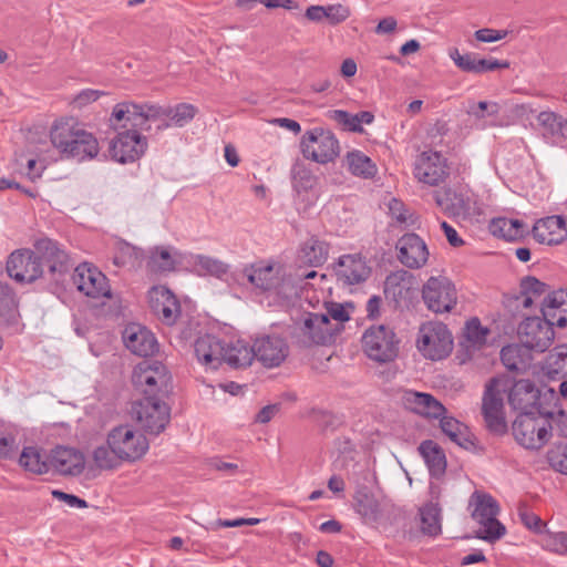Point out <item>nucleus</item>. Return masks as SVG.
Wrapping results in <instances>:
<instances>
[{"label":"nucleus","mask_w":567,"mask_h":567,"mask_svg":"<svg viewBox=\"0 0 567 567\" xmlns=\"http://www.w3.org/2000/svg\"><path fill=\"white\" fill-rule=\"evenodd\" d=\"M92 458L95 466L103 471L115 470L124 463L115 449L110 446L107 442L93 450Z\"/></svg>","instance_id":"de8ad7c7"},{"label":"nucleus","mask_w":567,"mask_h":567,"mask_svg":"<svg viewBox=\"0 0 567 567\" xmlns=\"http://www.w3.org/2000/svg\"><path fill=\"white\" fill-rule=\"evenodd\" d=\"M416 348L421 354L432 361L449 357L453 349V338L447 326L440 321H429L419 328Z\"/></svg>","instance_id":"0eeeda50"},{"label":"nucleus","mask_w":567,"mask_h":567,"mask_svg":"<svg viewBox=\"0 0 567 567\" xmlns=\"http://www.w3.org/2000/svg\"><path fill=\"white\" fill-rule=\"evenodd\" d=\"M435 204L450 216H464L470 212L468 198L452 189L434 192Z\"/></svg>","instance_id":"4c0bfd02"},{"label":"nucleus","mask_w":567,"mask_h":567,"mask_svg":"<svg viewBox=\"0 0 567 567\" xmlns=\"http://www.w3.org/2000/svg\"><path fill=\"white\" fill-rule=\"evenodd\" d=\"M329 256V244L319 238L311 237L302 247V258L312 267L323 265Z\"/></svg>","instance_id":"49530a36"},{"label":"nucleus","mask_w":567,"mask_h":567,"mask_svg":"<svg viewBox=\"0 0 567 567\" xmlns=\"http://www.w3.org/2000/svg\"><path fill=\"white\" fill-rule=\"evenodd\" d=\"M301 152L307 159L319 164L333 162L340 154V145L336 135L322 127L307 131L300 142Z\"/></svg>","instance_id":"1a4fd4ad"},{"label":"nucleus","mask_w":567,"mask_h":567,"mask_svg":"<svg viewBox=\"0 0 567 567\" xmlns=\"http://www.w3.org/2000/svg\"><path fill=\"white\" fill-rule=\"evenodd\" d=\"M223 362L235 369L249 367L255 359V344L244 339L224 341Z\"/></svg>","instance_id":"2f4dec72"},{"label":"nucleus","mask_w":567,"mask_h":567,"mask_svg":"<svg viewBox=\"0 0 567 567\" xmlns=\"http://www.w3.org/2000/svg\"><path fill=\"white\" fill-rule=\"evenodd\" d=\"M150 307L153 313L165 324H174L181 316V305L176 296L164 286L153 287L148 291Z\"/></svg>","instance_id":"5701e85b"},{"label":"nucleus","mask_w":567,"mask_h":567,"mask_svg":"<svg viewBox=\"0 0 567 567\" xmlns=\"http://www.w3.org/2000/svg\"><path fill=\"white\" fill-rule=\"evenodd\" d=\"M482 412L489 431L499 433L506 430L503 398L492 385L484 392Z\"/></svg>","instance_id":"7c9ffc66"},{"label":"nucleus","mask_w":567,"mask_h":567,"mask_svg":"<svg viewBox=\"0 0 567 567\" xmlns=\"http://www.w3.org/2000/svg\"><path fill=\"white\" fill-rule=\"evenodd\" d=\"M224 341L214 334L199 336L194 342V353L206 369L216 370L223 363Z\"/></svg>","instance_id":"c756f323"},{"label":"nucleus","mask_w":567,"mask_h":567,"mask_svg":"<svg viewBox=\"0 0 567 567\" xmlns=\"http://www.w3.org/2000/svg\"><path fill=\"white\" fill-rule=\"evenodd\" d=\"M50 138L53 146L64 157L78 162L91 161L100 152L97 138L72 118L55 121L50 132Z\"/></svg>","instance_id":"f03ea898"},{"label":"nucleus","mask_w":567,"mask_h":567,"mask_svg":"<svg viewBox=\"0 0 567 567\" xmlns=\"http://www.w3.org/2000/svg\"><path fill=\"white\" fill-rule=\"evenodd\" d=\"M470 505L474 507L472 517L480 525L476 532V538L495 542L505 535L506 528L497 519L499 506L492 495L474 492Z\"/></svg>","instance_id":"20e7f679"},{"label":"nucleus","mask_w":567,"mask_h":567,"mask_svg":"<svg viewBox=\"0 0 567 567\" xmlns=\"http://www.w3.org/2000/svg\"><path fill=\"white\" fill-rule=\"evenodd\" d=\"M8 276L18 284H31L42 277L41 262L33 249L20 248L12 251L6 262Z\"/></svg>","instance_id":"dca6fc26"},{"label":"nucleus","mask_w":567,"mask_h":567,"mask_svg":"<svg viewBox=\"0 0 567 567\" xmlns=\"http://www.w3.org/2000/svg\"><path fill=\"white\" fill-rule=\"evenodd\" d=\"M440 427L442 432L460 447L473 451L476 447L475 436L470 427L452 416L440 417Z\"/></svg>","instance_id":"72a5a7b5"},{"label":"nucleus","mask_w":567,"mask_h":567,"mask_svg":"<svg viewBox=\"0 0 567 567\" xmlns=\"http://www.w3.org/2000/svg\"><path fill=\"white\" fill-rule=\"evenodd\" d=\"M533 238L542 245H560L567 239V221L560 215L537 219L532 228Z\"/></svg>","instance_id":"393cba45"},{"label":"nucleus","mask_w":567,"mask_h":567,"mask_svg":"<svg viewBox=\"0 0 567 567\" xmlns=\"http://www.w3.org/2000/svg\"><path fill=\"white\" fill-rule=\"evenodd\" d=\"M489 231L493 236L515 241L528 234V227L516 218L496 217L491 220Z\"/></svg>","instance_id":"e433bc0d"},{"label":"nucleus","mask_w":567,"mask_h":567,"mask_svg":"<svg viewBox=\"0 0 567 567\" xmlns=\"http://www.w3.org/2000/svg\"><path fill=\"white\" fill-rule=\"evenodd\" d=\"M85 467V457L74 447L55 446L50 452V470L60 475L78 476Z\"/></svg>","instance_id":"bb28decb"},{"label":"nucleus","mask_w":567,"mask_h":567,"mask_svg":"<svg viewBox=\"0 0 567 567\" xmlns=\"http://www.w3.org/2000/svg\"><path fill=\"white\" fill-rule=\"evenodd\" d=\"M332 272L342 286H354L364 282L370 277L371 268L360 254H347L333 262Z\"/></svg>","instance_id":"6ab92c4d"},{"label":"nucleus","mask_w":567,"mask_h":567,"mask_svg":"<svg viewBox=\"0 0 567 567\" xmlns=\"http://www.w3.org/2000/svg\"><path fill=\"white\" fill-rule=\"evenodd\" d=\"M362 348L367 357L378 363H389L399 355L400 339L391 327L371 326L362 336Z\"/></svg>","instance_id":"423d86ee"},{"label":"nucleus","mask_w":567,"mask_h":567,"mask_svg":"<svg viewBox=\"0 0 567 567\" xmlns=\"http://www.w3.org/2000/svg\"><path fill=\"white\" fill-rule=\"evenodd\" d=\"M547 290V285L538 280L536 277L527 276L520 281V293L532 295L539 298Z\"/></svg>","instance_id":"13d9d810"},{"label":"nucleus","mask_w":567,"mask_h":567,"mask_svg":"<svg viewBox=\"0 0 567 567\" xmlns=\"http://www.w3.org/2000/svg\"><path fill=\"white\" fill-rule=\"evenodd\" d=\"M548 461L555 471L567 475V444L551 450L548 453Z\"/></svg>","instance_id":"6e6d98bb"},{"label":"nucleus","mask_w":567,"mask_h":567,"mask_svg":"<svg viewBox=\"0 0 567 567\" xmlns=\"http://www.w3.org/2000/svg\"><path fill=\"white\" fill-rule=\"evenodd\" d=\"M163 114L164 110L161 106L152 104L117 103L111 113L110 124L114 130L124 128V131L111 142L112 158L121 164L140 159L147 148V140L141 132L150 130V121Z\"/></svg>","instance_id":"f257e3e1"},{"label":"nucleus","mask_w":567,"mask_h":567,"mask_svg":"<svg viewBox=\"0 0 567 567\" xmlns=\"http://www.w3.org/2000/svg\"><path fill=\"white\" fill-rule=\"evenodd\" d=\"M449 56L460 70L463 72L473 73L476 54H461L456 48H452L449 50Z\"/></svg>","instance_id":"5fc2aeb1"},{"label":"nucleus","mask_w":567,"mask_h":567,"mask_svg":"<svg viewBox=\"0 0 567 567\" xmlns=\"http://www.w3.org/2000/svg\"><path fill=\"white\" fill-rule=\"evenodd\" d=\"M550 421L538 413H519L512 425L515 440L528 450L542 449L550 439Z\"/></svg>","instance_id":"6e6552de"},{"label":"nucleus","mask_w":567,"mask_h":567,"mask_svg":"<svg viewBox=\"0 0 567 567\" xmlns=\"http://www.w3.org/2000/svg\"><path fill=\"white\" fill-rule=\"evenodd\" d=\"M132 413L151 435L162 433L169 422V409L158 398H143L133 405Z\"/></svg>","instance_id":"ddd939ff"},{"label":"nucleus","mask_w":567,"mask_h":567,"mask_svg":"<svg viewBox=\"0 0 567 567\" xmlns=\"http://www.w3.org/2000/svg\"><path fill=\"white\" fill-rule=\"evenodd\" d=\"M537 131L543 140L553 146L564 147L567 143V118L553 111H542L536 118Z\"/></svg>","instance_id":"a878e982"},{"label":"nucleus","mask_w":567,"mask_h":567,"mask_svg":"<svg viewBox=\"0 0 567 567\" xmlns=\"http://www.w3.org/2000/svg\"><path fill=\"white\" fill-rule=\"evenodd\" d=\"M72 280L76 289L92 299L111 298V287L106 276L95 266L82 262L74 269Z\"/></svg>","instance_id":"f3484780"},{"label":"nucleus","mask_w":567,"mask_h":567,"mask_svg":"<svg viewBox=\"0 0 567 567\" xmlns=\"http://www.w3.org/2000/svg\"><path fill=\"white\" fill-rule=\"evenodd\" d=\"M346 163L349 172L361 178H372L377 174L378 169L372 159L363 152L353 150L348 152L346 156Z\"/></svg>","instance_id":"37998d69"},{"label":"nucleus","mask_w":567,"mask_h":567,"mask_svg":"<svg viewBox=\"0 0 567 567\" xmlns=\"http://www.w3.org/2000/svg\"><path fill=\"white\" fill-rule=\"evenodd\" d=\"M146 266L152 272L162 274L172 271L175 268V261L166 248L156 247L151 251Z\"/></svg>","instance_id":"8fccbe9b"},{"label":"nucleus","mask_w":567,"mask_h":567,"mask_svg":"<svg viewBox=\"0 0 567 567\" xmlns=\"http://www.w3.org/2000/svg\"><path fill=\"white\" fill-rule=\"evenodd\" d=\"M550 422L548 431H556L559 436L567 437V412L558 411L555 412V401H553V416H544Z\"/></svg>","instance_id":"e2e57ef3"},{"label":"nucleus","mask_w":567,"mask_h":567,"mask_svg":"<svg viewBox=\"0 0 567 567\" xmlns=\"http://www.w3.org/2000/svg\"><path fill=\"white\" fill-rule=\"evenodd\" d=\"M517 334L526 349L538 352L546 351L555 338L553 322L545 317H527L519 323Z\"/></svg>","instance_id":"4468645a"},{"label":"nucleus","mask_w":567,"mask_h":567,"mask_svg":"<svg viewBox=\"0 0 567 567\" xmlns=\"http://www.w3.org/2000/svg\"><path fill=\"white\" fill-rule=\"evenodd\" d=\"M556 393L551 389L542 392L530 380H518L509 390L508 403L519 413H538L540 416H553V401Z\"/></svg>","instance_id":"7ed1b4c3"},{"label":"nucleus","mask_w":567,"mask_h":567,"mask_svg":"<svg viewBox=\"0 0 567 567\" xmlns=\"http://www.w3.org/2000/svg\"><path fill=\"white\" fill-rule=\"evenodd\" d=\"M354 511L361 517L364 524L375 525L382 517L380 502L373 493L367 488H360L354 494Z\"/></svg>","instance_id":"f704fd0d"},{"label":"nucleus","mask_w":567,"mask_h":567,"mask_svg":"<svg viewBox=\"0 0 567 567\" xmlns=\"http://www.w3.org/2000/svg\"><path fill=\"white\" fill-rule=\"evenodd\" d=\"M255 359L266 368L279 367L289 354V346L280 336L266 334L255 341Z\"/></svg>","instance_id":"4be33fe9"},{"label":"nucleus","mask_w":567,"mask_h":567,"mask_svg":"<svg viewBox=\"0 0 567 567\" xmlns=\"http://www.w3.org/2000/svg\"><path fill=\"white\" fill-rule=\"evenodd\" d=\"M327 312H323L322 315H328L329 320H336L337 324L334 327H338L339 324H342L343 322L348 321L350 319V315L344 308L343 305L338 302H330L327 303Z\"/></svg>","instance_id":"338daca9"},{"label":"nucleus","mask_w":567,"mask_h":567,"mask_svg":"<svg viewBox=\"0 0 567 567\" xmlns=\"http://www.w3.org/2000/svg\"><path fill=\"white\" fill-rule=\"evenodd\" d=\"M413 175L422 184L439 186L450 175L447 158L437 151H424L414 162Z\"/></svg>","instance_id":"2eb2a0df"},{"label":"nucleus","mask_w":567,"mask_h":567,"mask_svg":"<svg viewBox=\"0 0 567 567\" xmlns=\"http://www.w3.org/2000/svg\"><path fill=\"white\" fill-rule=\"evenodd\" d=\"M125 347L134 354L150 357L158 351V342L154 333L141 324H130L123 332Z\"/></svg>","instance_id":"cd10ccee"},{"label":"nucleus","mask_w":567,"mask_h":567,"mask_svg":"<svg viewBox=\"0 0 567 567\" xmlns=\"http://www.w3.org/2000/svg\"><path fill=\"white\" fill-rule=\"evenodd\" d=\"M319 178L307 164L296 162L291 167V184L296 202L303 204V208L313 206L319 198Z\"/></svg>","instance_id":"a211bd4d"},{"label":"nucleus","mask_w":567,"mask_h":567,"mask_svg":"<svg viewBox=\"0 0 567 567\" xmlns=\"http://www.w3.org/2000/svg\"><path fill=\"white\" fill-rule=\"evenodd\" d=\"M412 286L413 276L405 270H400L386 277L384 281V292L399 302L410 296Z\"/></svg>","instance_id":"58836bf2"},{"label":"nucleus","mask_w":567,"mask_h":567,"mask_svg":"<svg viewBox=\"0 0 567 567\" xmlns=\"http://www.w3.org/2000/svg\"><path fill=\"white\" fill-rule=\"evenodd\" d=\"M509 65H511L509 62L506 61V60L499 61V60L494 59V58L478 59L476 56L473 73L474 74H482V73H485V72L495 71L497 69H508Z\"/></svg>","instance_id":"680f3d73"},{"label":"nucleus","mask_w":567,"mask_h":567,"mask_svg":"<svg viewBox=\"0 0 567 567\" xmlns=\"http://www.w3.org/2000/svg\"><path fill=\"white\" fill-rule=\"evenodd\" d=\"M196 107L189 103H179L169 111V120L173 125L183 127L196 115Z\"/></svg>","instance_id":"603ef678"},{"label":"nucleus","mask_w":567,"mask_h":567,"mask_svg":"<svg viewBox=\"0 0 567 567\" xmlns=\"http://www.w3.org/2000/svg\"><path fill=\"white\" fill-rule=\"evenodd\" d=\"M33 251L41 262V268L48 267L50 275L55 279L69 271L70 257L61 245L50 238H40L33 245Z\"/></svg>","instance_id":"aec40b11"},{"label":"nucleus","mask_w":567,"mask_h":567,"mask_svg":"<svg viewBox=\"0 0 567 567\" xmlns=\"http://www.w3.org/2000/svg\"><path fill=\"white\" fill-rule=\"evenodd\" d=\"M296 331L299 341L303 346L327 344L333 340L339 331V327L329 320L328 315L317 312H307L302 319L296 323Z\"/></svg>","instance_id":"9b49d317"},{"label":"nucleus","mask_w":567,"mask_h":567,"mask_svg":"<svg viewBox=\"0 0 567 567\" xmlns=\"http://www.w3.org/2000/svg\"><path fill=\"white\" fill-rule=\"evenodd\" d=\"M527 350L520 344H507L501 350V360L507 370L523 371L529 365V355Z\"/></svg>","instance_id":"c03bdc74"},{"label":"nucleus","mask_w":567,"mask_h":567,"mask_svg":"<svg viewBox=\"0 0 567 567\" xmlns=\"http://www.w3.org/2000/svg\"><path fill=\"white\" fill-rule=\"evenodd\" d=\"M19 317V300L14 290L8 284H0V320L6 326H12Z\"/></svg>","instance_id":"a19ab883"},{"label":"nucleus","mask_w":567,"mask_h":567,"mask_svg":"<svg viewBox=\"0 0 567 567\" xmlns=\"http://www.w3.org/2000/svg\"><path fill=\"white\" fill-rule=\"evenodd\" d=\"M546 547L560 555H567V533L559 532L549 534L546 538Z\"/></svg>","instance_id":"0e129e2a"},{"label":"nucleus","mask_w":567,"mask_h":567,"mask_svg":"<svg viewBox=\"0 0 567 567\" xmlns=\"http://www.w3.org/2000/svg\"><path fill=\"white\" fill-rule=\"evenodd\" d=\"M395 248L399 251L400 262L410 269L422 268L429 259L425 241L414 233H408L400 237Z\"/></svg>","instance_id":"b1692460"},{"label":"nucleus","mask_w":567,"mask_h":567,"mask_svg":"<svg viewBox=\"0 0 567 567\" xmlns=\"http://www.w3.org/2000/svg\"><path fill=\"white\" fill-rule=\"evenodd\" d=\"M417 451L425 462L431 477L440 478L445 474L447 462L443 449L432 440L421 442Z\"/></svg>","instance_id":"c9c22d12"},{"label":"nucleus","mask_w":567,"mask_h":567,"mask_svg":"<svg viewBox=\"0 0 567 567\" xmlns=\"http://www.w3.org/2000/svg\"><path fill=\"white\" fill-rule=\"evenodd\" d=\"M489 333L488 328L482 326L478 318L474 317L466 321L464 336L473 347H482Z\"/></svg>","instance_id":"3c124183"},{"label":"nucleus","mask_w":567,"mask_h":567,"mask_svg":"<svg viewBox=\"0 0 567 567\" xmlns=\"http://www.w3.org/2000/svg\"><path fill=\"white\" fill-rule=\"evenodd\" d=\"M421 529L429 536L441 534V509L436 504L429 503L420 509Z\"/></svg>","instance_id":"09e8293b"},{"label":"nucleus","mask_w":567,"mask_h":567,"mask_svg":"<svg viewBox=\"0 0 567 567\" xmlns=\"http://www.w3.org/2000/svg\"><path fill=\"white\" fill-rule=\"evenodd\" d=\"M132 382L144 398L162 399L172 390V375L158 361L140 362L133 370Z\"/></svg>","instance_id":"39448f33"},{"label":"nucleus","mask_w":567,"mask_h":567,"mask_svg":"<svg viewBox=\"0 0 567 567\" xmlns=\"http://www.w3.org/2000/svg\"><path fill=\"white\" fill-rule=\"evenodd\" d=\"M474 35L480 42L492 43L504 39L507 35V31L483 28L475 31Z\"/></svg>","instance_id":"774afa93"},{"label":"nucleus","mask_w":567,"mask_h":567,"mask_svg":"<svg viewBox=\"0 0 567 567\" xmlns=\"http://www.w3.org/2000/svg\"><path fill=\"white\" fill-rule=\"evenodd\" d=\"M241 276L255 288L262 292L280 293V286L282 285V277L279 267L271 264L258 261L245 266L241 270Z\"/></svg>","instance_id":"412c9836"},{"label":"nucleus","mask_w":567,"mask_h":567,"mask_svg":"<svg viewBox=\"0 0 567 567\" xmlns=\"http://www.w3.org/2000/svg\"><path fill=\"white\" fill-rule=\"evenodd\" d=\"M107 444L115 449L124 462L133 463L144 456L148 442L144 434L131 424H121L107 433Z\"/></svg>","instance_id":"9d476101"},{"label":"nucleus","mask_w":567,"mask_h":567,"mask_svg":"<svg viewBox=\"0 0 567 567\" xmlns=\"http://www.w3.org/2000/svg\"><path fill=\"white\" fill-rule=\"evenodd\" d=\"M193 266L197 276H213L218 279H223L230 268L228 264L220 259L206 255H195L193 257Z\"/></svg>","instance_id":"79ce46f5"},{"label":"nucleus","mask_w":567,"mask_h":567,"mask_svg":"<svg viewBox=\"0 0 567 567\" xmlns=\"http://www.w3.org/2000/svg\"><path fill=\"white\" fill-rule=\"evenodd\" d=\"M499 113V105L496 102L480 101L476 107H473L471 114L476 118H492L491 123H494L495 118Z\"/></svg>","instance_id":"bf43d9fd"},{"label":"nucleus","mask_w":567,"mask_h":567,"mask_svg":"<svg viewBox=\"0 0 567 567\" xmlns=\"http://www.w3.org/2000/svg\"><path fill=\"white\" fill-rule=\"evenodd\" d=\"M422 298L429 310L445 313L456 306L457 291L449 278L432 276L423 285Z\"/></svg>","instance_id":"f8f14e48"},{"label":"nucleus","mask_w":567,"mask_h":567,"mask_svg":"<svg viewBox=\"0 0 567 567\" xmlns=\"http://www.w3.org/2000/svg\"><path fill=\"white\" fill-rule=\"evenodd\" d=\"M402 402L408 410L426 419H440L446 411L430 393L408 390L403 393Z\"/></svg>","instance_id":"c85d7f7f"},{"label":"nucleus","mask_w":567,"mask_h":567,"mask_svg":"<svg viewBox=\"0 0 567 567\" xmlns=\"http://www.w3.org/2000/svg\"><path fill=\"white\" fill-rule=\"evenodd\" d=\"M19 464L33 474H45L50 471V457L47 460L42 452L34 446H25L19 458Z\"/></svg>","instance_id":"a18cd8bd"},{"label":"nucleus","mask_w":567,"mask_h":567,"mask_svg":"<svg viewBox=\"0 0 567 567\" xmlns=\"http://www.w3.org/2000/svg\"><path fill=\"white\" fill-rule=\"evenodd\" d=\"M542 311L544 317L559 328L567 327V289H558L548 293Z\"/></svg>","instance_id":"473e14b6"},{"label":"nucleus","mask_w":567,"mask_h":567,"mask_svg":"<svg viewBox=\"0 0 567 567\" xmlns=\"http://www.w3.org/2000/svg\"><path fill=\"white\" fill-rule=\"evenodd\" d=\"M542 370L549 379L567 377V344L556 346L546 357Z\"/></svg>","instance_id":"ea45409f"},{"label":"nucleus","mask_w":567,"mask_h":567,"mask_svg":"<svg viewBox=\"0 0 567 567\" xmlns=\"http://www.w3.org/2000/svg\"><path fill=\"white\" fill-rule=\"evenodd\" d=\"M324 20L330 25H338L347 21L351 17V9L343 3H333L324 6Z\"/></svg>","instance_id":"864d4df0"},{"label":"nucleus","mask_w":567,"mask_h":567,"mask_svg":"<svg viewBox=\"0 0 567 567\" xmlns=\"http://www.w3.org/2000/svg\"><path fill=\"white\" fill-rule=\"evenodd\" d=\"M388 207L392 218H394L398 223L404 225L414 224L413 215L409 214V210L405 208L403 202L396 198H392L389 202Z\"/></svg>","instance_id":"4d7b16f0"},{"label":"nucleus","mask_w":567,"mask_h":567,"mask_svg":"<svg viewBox=\"0 0 567 567\" xmlns=\"http://www.w3.org/2000/svg\"><path fill=\"white\" fill-rule=\"evenodd\" d=\"M105 93L100 90H93V89H84L80 91L73 99H72V106L73 109H83L87 106L89 104L97 101L102 95Z\"/></svg>","instance_id":"052dcab7"},{"label":"nucleus","mask_w":567,"mask_h":567,"mask_svg":"<svg viewBox=\"0 0 567 567\" xmlns=\"http://www.w3.org/2000/svg\"><path fill=\"white\" fill-rule=\"evenodd\" d=\"M520 522L530 530L540 532L543 522L540 517L530 512L527 506L523 505L518 508Z\"/></svg>","instance_id":"69168bd1"}]
</instances>
